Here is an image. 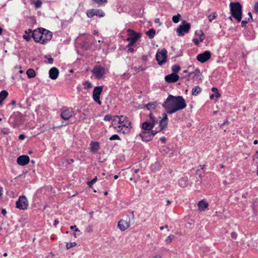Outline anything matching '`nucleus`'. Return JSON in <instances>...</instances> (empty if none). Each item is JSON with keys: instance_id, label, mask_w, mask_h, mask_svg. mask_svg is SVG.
Masks as SVG:
<instances>
[{"instance_id": "nucleus-1", "label": "nucleus", "mask_w": 258, "mask_h": 258, "mask_svg": "<svg viewBox=\"0 0 258 258\" xmlns=\"http://www.w3.org/2000/svg\"><path fill=\"white\" fill-rule=\"evenodd\" d=\"M162 106L168 114H172L186 107V102L182 96L169 95Z\"/></svg>"}, {"instance_id": "nucleus-2", "label": "nucleus", "mask_w": 258, "mask_h": 258, "mask_svg": "<svg viewBox=\"0 0 258 258\" xmlns=\"http://www.w3.org/2000/svg\"><path fill=\"white\" fill-rule=\"evenodd\" d=\"M52 37V33L43 28H39L33 31L32 37L36 42L46 44L49 41Z\"/></svg>"}, {"instance_id": "nucleus-3", "label": "nucleus", "mask_w": 258, "mask_h": 258, "mask_svg": "<svg viewBox=\"0 0 258 258\" xmlns=\"http://www.w3.org/2000/svg\"><path fill=\"white\" fill-rule=\"evenodd\" d=\"M230 10L232 16L238 22L241 21L242 9L239 2L230 3Z\"/></svg>"}, {"instance_id": "nucleus-4", "label": "nucleus", "mask_w": 258, "mask_h": 258, "mask_svg": "<svg viewBox=\"0 0 258 258\" xmlns=\"http://www.w3.org/2000/svg\"><path fill=\"white\" fill-rule=\"evenodd\" d=\"M118 118V123L122 127H125L124 132L130 133L132 128L131 122L128 119V118L126 116L123 115H114L113 116V121H115V119Z\"/></svg>"}, {"instance_id": "nucleus-5", "label": "nucleus", "mask_w": 258, "mask_h": 258, "mask_svg": "<svg viewBox=\"0 0 258 258\" xmlns=\"http://www.w3.org/2000/svg\"><path fill=\"white\" fill-rule=\"evenodd\" d=\"M127 32L128 37L126 39V41L129 42L127 46L132 47L141 37V34L140 33H137L134 30L131 29H128Z\"/></svg>"}, {"instance_id": "nucleus-6", "label": "nucleus", "mask_w": 258, "mask_h": 258, "mask_svg": "<svg viewBox=\"0 0 258 258\" xmlns=\"http://www.w3.org/2000/svg\"><path fill=\"white\" fill-rule=\"evenodd\" d=\"M149 116V120H146L142 123V128L145 131L151 132L155 125L156 123L157 122V120L152 113H150Z\"/></svg>"}, {"instance_id": "nucleus-7", "label": "nucleus", "mask_w": 258, "mask_h": 258, "mask_svg": "<svg viewBox=\"0 0 258 258\" xmlns=\"http://www.w3.org/2000/svg\"><path fill=\"white\" fill-rule=\"evenodd\" d=\"M167 57V51L165 49L158 51L156 54V59L160 66L166 62Z\"/></svg>"}, {"instance_id": "nucleus-8", "label": "nucleus", "mask_w": 258, "mask_h": 258, "mask_svg": "<svg viewBox=\"0 0 258 258\" xmlns=\"http://www.w3.org/2000/svg\"><path fill=\"white\" fill-rule=\"evenodd\" d=\"M92 72L96 78L99 80L104 77L105 74V68L101 66H95Z\"/></svg>"}, {"instance_id": "nucleus-9", "label": "nucleus", "mask_w": 258, "mask_h": 258, "mask_svg": "<svg viewBox=\"0 0 258 258\" xmlns=\"http://www.w3.org/2000/svg\"><path fill=\"white\" fill-rule=\"evenodd\" d=\"M28 201L25 196H20L16 203V207L20 210H26L28 207Z\"/></svg>"}, {"instance_id": "nucleus-10", "label": "nucleus", "mask_w": 258, "mask_h": 258, "mask_svg": "<svg viewBox=\"0 0 258 258\" xmlns=\"http://www.w3.org/2000/svg\"><path fill=\"white\" fill-rule=\"evenodd\" d=\"M190 28V23L186 22L185 21L182 22V24L179 26L177 29L176 32L178 36H183L185 33L189 32Z\"/></svg>"}, {"instance_id": "nucleus-11", "label": "nucleus", "mask_w": 258, "mask_h": 258, "mask_svg": "<svg viewBox=\"0 0 258 258\" xmlns=\"http://www.w3.org/2000/svg\"><path fill=\"white\" fill-rule=\"evenodd\" d=\"M158 133V131H144L139 135V136L141 138L143 141L149 142L152 140L153 137L156 134Z\"/></svg>"}, {"instance_id": "nucleus-12", "label": "nucleus", "mask_w": 258, "mask_h": 258, "mask_svg": "<svg viewBox=\"0 0 258 258\" xmlns=\"http://www.w3.org/2000/svg\"><path fill=\"white\" fill-rule=\"evenodd\" d=\"M103 86H97L94 89L93 92V98L94 100L99 105L101 104L100 100V95L103 91Z\"/></svg>"}, {"instance_id": "nucleus-13", "label": "nucleus", "mask_w": 258, "mask_h": 258, "mask_svg": "<svg viewBox=\"0 0 258 258\" xmlns=\"http://www.w3.org/2000/svg\"><path fill=\"white\" fill-rule=\"evenodd\" d=\"M131 219L127 217L126 219H121L119 221L117 227L122 231H125L130 226Z\"/></svg>"}, {"instance_id": "nucleus-14", "label": "nucleus", "mask_w": 258, "mask_h": 258, "mask_svg": "<svg viewBox=\"0 0 258 258\" xmlns=\"http://www.w3.org/2000/svg\"><path fill=\"white\" fill-rule=\"evenodd\" d=\"M86 15L90 18L95 16L99 17H103L105 16V13L101 10L90 9L87 11Z\"/></svg>"}, {"instance_id": "nucleus-15", "label": "nucleus", "mask_w": 258, "mask_h": 258, "mask_svg": "<svg viewBox=\"0 0 258 258\" xmlns=\"http://www.w3.org/2000/svg\"><path fill=\"white\" fill-rule=\"evenodd\" d=\"M211 57V53L209 51H206L203 53L198 54L197 56V60L201 63H204L209 60Z\"/></svg>"}, {"instance_id": "nucleus-16", "label": "nucleus", "mask_w": 258, "mask_h": 258, "mask_svg": "<svg viewBox=\"0 0 258 258\" xmlns=\"http://www.w3.org/2000/svg\"><path fill=\"white\" fill-rule=\"evenodd\" d=\"M30 158L27 155H22L18 157L17 159V163L21 166H24L29 163Z\"/></svg>"}, {"instance_id": "nucleus-17", "label": "nucleus", "mask_w": 258, "mask_h": 258, "mask_svg": "<svg viewBox=\"0 0 258 258\" xmlns=\"http://www.w3.org/2000/svg\"><path fill=\"white\" fill-rule=\"evenodd\" d=\"M73 115L72 109H64L62 110L60 113V117L62 119L65 120H69Z\"/></svg>"}, {"instance_id": "nucleus-18", "label": "nucleus", "mask_w": 258, "mask_h": 258, "mask_svg": "<svg viewBox=\"0 0 258 258\" xmlns=\"http://www.w3.org/2000/svg\"><path fill=\"white\" fill-rule=\"evenodd\" d=\"M179 76L176 74H171L167 75L165 77V80L167 83H175L179 79Z\"/></svg>"}, {"instance_id": "nucleus-19", "label": "nucleus", "mask_w": 258, "mask_h": 258, "mask_svg": "<svg viewBox=\"0 0 258 258\" xmlns=\"http://www.w3.org/2000/svg\"><path fill=\"white\" fill-rule=\"evenodd\" d=\"M167 122H168L167 115L166 113H164L163 114L162 119L161 120H160L159 121V126H160V130L158 132H159L163 130V129L167 127Z\"/></svg>"}, {"instance_id": "nucleus-20", "label": "nucleus", "mask_w": 258, "mask_h": 258, "mask_svg": "<svg viewBox=\"0 0 258 258\" xmlns=\"http://www.w3.org/2000/svg\"><path fill=\"white\" fill-rule=\"evenodd\" d=\"M59 75V70L57 68L53 67L49 71V77L52 80H55L57 78Z\"/></svg>"}, {"instance_id": "nucleus-21", "label": "nucleus", "mask_w": 258, "mask_h": 258, "mask_svg": "<svg viewBox=\"0 0 258 258\" xmlns=\"http://www.w3.org/2000/svg\"><path fill=\"white\" fill-rule=\"evenodd\" d=\"M208 203L204 200L200 201L198 203V210L200 211L206 210L208 207Z\"/></svg>"}, {"instance_id": "nucleus-22", "label": "nucleus", "mask_w": 258, "mask_h": 258, "mask_svg": "<svg viewBox=\"0 0 258 258\" xmlns=\"http://www.w3.org/2000/svg\"><path fill=\"white\" fill-rule=\"evenodd\" d=\"M91 151L92 153H95L98 151L100 148L99 144L97 142H92L90 144Z\"/></svg>"}, {"instance_id": "nucleus-23", "label": "nucleus", "mask_w": 258, "mask_h": 258, "mask_svg": "<svg viewBox=\"0 0 258 258\" xmlns=\"http://www.w3.org/2000/svg\"><path fill=\"white\" fill-rule=\"evenodd\" d=\"M187 177L180 178L178 180L179 185L182 187H185L187 185Z\"/></svg>"}, {"instance_id": "nucleus-24", "label": "nucleus", "mask_w": 258, "mask_h": 258, "mask_svg": "<svg viewBox=\"0 0 258 258\" xmlns=\"http://www.w3.org/2000/svg\"><path fill=\"white\" fill-rule=\"evenodd\" d=\"M200 74V72L199 69H196L194 72H190L188 74V79H187L188 81L189 80V79H194L196 76H199Z\"/></svg>"}, {"instance_id": "nucleus-25", "label": "nucleus", "mask_w": 258, "mask_h": 258, "mask_svg": "<svg viewBox=\"0 0 258 258\" xmlns=\"http://www.w3.org/2000/svg\"><path fill=\"white\" fill-rule=\"evenodd\" d=\"M26 74L28 78H33L36 75L35 71L32 69H29L26 71Z\"/></svg>"}, {"instance_id": "nucleus-26", "label": "nucleus", "mask_w": 258, "mask_h": 258, "mask_svg": "<svg viewBox=\"0 0 258 258\" xmlns=\"http://www.w3.org/2000/svg\"><path fill=\"white\" fill-rule=\"evenodd\" d=\"M8 93L6 90H3L0 92V104L2 103L3 101L8 96Z\"/></svg>"}, {"instance_id": "nucleus-27", "label": "nucleus", "mask_w": 258, "mask_h": 258, "mask_svg": "<svg viewBox=\"0 0 258 258\" xmlns=\"http://www.w3.org/2000/svg\"><path fill=\"white\" fill-rule=\"evenodd\" d=\"M202 91V89L199 86H196L192 89L191 94L194 96H197Z\"/></svg>"}, {"instance_id": "nucleus-28", "label": "nucleus", "mask_w": 258, "mask_h": 258, "mask_svg": "<svg viewBox=\"0 0 258 258\" xmlns=\"http://www.w3.org/2000/svg\"><path fill=\"white\" fill-rule=\"evenodd\" d=\"M156 33V31L154 29H150L146 33V34L149 36V37L150 39L153 38Z\"/></svg>"}, {"instance_id": "nucleus-29", "label": "nucleus", "mask_w": 258, "mask_h": 258, "mask_svg": "<svg viewBox=\"0 0 258 258\" xmlns=\"http://www.w3.org/2000/svg\"><path fill=\"white\" fill-rule=\"evenodd\" d=\"M83 85L84 87V89H86V90L90 89L92 88L93 87L92 83L88 81H85L83 83Z\"/></svg>"}, {"instance_id": "nucleus-30", "label": "nucleus", "mask_w": 258, "mask_h": 258, "mask_svg": "<svg viewBox=\"0 0 258 258\" xmlns=\"http://www.w3.org/2000/svg\"><path fill=\"white\" fill-rule=\"evenodd\" d=\"M196 34L199 35L200 36L199 38H200V41L201 42H203L204 41V40L205 38V36L202 30L196 31Z\"/></svg>"}, {"instance_id": "nucleus-31", "label": "nucleus", "mask_w": 258, "mask_h": 258, "mask_svg": "<svg viewBox=\"0 0 258 258\" xmlns=\"http://www.w3.org/2000/svg\"><path fill=\"white\" fill-rule=\"evenodd\" d=\"M156 106L157 103L156 102H150L146 105V107L148 110L154 109Z\"/></svg>"}, {"instance_id": "nucleus-32", "label": "nucleus", "mask_w": 258, "mask_h": 258, "mask_svg": "<svg viewBox=\"0 0 258 258\" xmlns=\"http://www.w3.org/2000/svg\"><path fill=\"white\" fill-rule=\"evenodd\" d=\"M114 128L118 132L120 133H122L123 134H128L130 133H125L124 132V129L125 127H122L121 125H116L114 126Z\"/></svg>"}, {"instance_id": "nucleus-33", "label": "nucleus", "mask_w": 258, "mask_h": 258, "mask_svg": "<svg viewBox=\"0 0 258 258\" xmlns=\"http://www.w3.org/2000/svg\"><path fill=\"white\" fill-rule=\"evenodd\" d=\"M175 236L173 234H170L165 239V242L166 244L170 243L172 240L174 239Z\"/></svg>"}, {"instance_id": "nucleus-34", "label": "nucleus", "mask_w": 258, "mask_h": 258, "mask_svg": "<svg viewBox=\"0 0 258 258\" xmlns=\"http://www.w3.org/2000/svg\"><path fill=\"white\" fill-rule=\"evenodd\" d=\"M92 2L98 5V7L102 5L103 4H106L108 0H92Z\"/></svg>"}, {"instance_id": "nucleus-35", "label": "nucleus", "mask_w": 258, "mask_h": 258, "mask_svg": "<svg viewBox=\"0 0 258 258\" xmlns=\"http://www.w3.org/2000/svg\"><path fill=\"white\" fill-rule=\"evenodd\" d=\"M180 70V67L178 65H174L172 67V71L173 74L177 73Z\"/></svg>"}, {"instance_id": "nucleus-36", "label": "nucleus", "mask_w": 258, "mask_h": 258, "mask_svg": "<svg viewBox=\"0 0 258 258\" xmlns=\"http://www.w3.org/2000/svg\"><path fill=\"white\" fill-rule=\"evenodd\" d=\"M180 17L181 15L179 14H178L177 15L174 16L172 17V20L174 23H177L179 22Z\"/></svg>"}, {"instance_id": "nucleus-37", "label": "nucleus", "mask_w": 258, "mask_h": 258, "mask_svg": "<svg viewBox=\"0 0 258 258\" xmlns=\"http://www.w3.org/2000/svg\"><path fill=\"white\" fill-rule=\"evenodd\" d=\"M217 17V14L216 13H213L208 16L209 21L212 22L213 20L215 19Z\"/></svg>"}, {"instance_id": "nucleus-38", "label": "nucleus", "mask_w": 258, "mask_h": 258, "mask_svg": "<svg viewBox=\"0 0 258 258\" xmlns=\"http://www.w3.org/2000/svg\"><path fill=\"white\" fill-rule=\"evenodd\" d=\"M253 210L255 212H258V199L255 200L253 204Z\"/></svg>"}, {"instance_id": "nucleus-39", "label": "nucleus", "mask_w": 258, "mask_h": 258, "mask_svg": "<svg viewBox=\"0 0 258 258\" xmlns=\"http://www.w3.org/2000/svg\"><path fill=\"white\" fill-rule=\"evenodd\" d=\"M77 245V243L75 242H68L66 244V247L67 249H69Z\"/></svg>"}, {"instance_id": "nucleus-40", "label": "nucleus", "mask_w": 258, "mask_h": 258, "mask_svg": "<svg viewBox=\"0 0 258 258\" xmlns=\"http://www.w3.org/2000/svg\"><path fill=\"white\" fill-rule=\"evenodd\" d=\"M97 180V176H95L91 181H88L87 182V184L90 187H91L92 185L96 182Z\"/></svg>"}, {"instance_id": "nucleus-41", "label": "nucleus", "mask_w": 258, "mask_h": 258, "mask_svg": "<svg viewBox=\"0 0 258 258\" xmlns=\"http://www.w3.org/2000/svg\"><path fill=\"white\" fill-rule=\"evenodd\" d=\"M249 21V18H245L244 20L241 21V25L242 27H245L246 24Z\"/></svg>"}, {"instance_id": "nucleus-42", "label": "nucleus", "mask_w": 258, "mask_h": 258, "mask_svg": "<svg viewBox=\"0 0 258 258\" xmlns=\"http://www.w3.org/2000/svg\"><path fill=\"white\" fill-rule=\"evenodd\" d=\"M113 119L112 116L110 114H106L104 116V120L105 121H110Z\"/></svg>"}, {"instance_id": "nucleus-43", "label": "nucleus", "mask_w": 258, "mask_h": 258, "mask_svg": "<svg viewBox=\"0 0 258 258\" xmlns=\"http://www.w3.org/2000/svg\"><path fill=\"white\" fill-rule=\"evenodd\" d=\"M109 140L110 141H113V140H120V138L119 137V136L115 134V135H113L112 136H111L109 138Z\"/></svg>"}, {"instance_id": "nucleus-44", "label": "nucleus", "mask_w": 258, "mask_h": 258, "mask_svg": "<svg viewBox=\"0 0 258 258\" xmlns=\"http://www.w3.org/2000/svg\"><path fill=\"white\" fill-rule=\"evenodd\" d=\"M134 70H135V72L136 73H137L138 72L143 71L145 70V68H144L143 67H142L141 66H140L138 68H137V67H135L134 68Z\"/></svg>"}, {"instance_id": "nucleus-45", "label": "nucleus", "mask_w": 258, "mask_h": 258, "mask_svg": "<svg viewBox=\"0 0 258 258\" xmlns=\"http://www.w3.org/2000/svg\"><path fill=\"white\" fill-rule=\"evenodd\" d=\"M86 231L88 233L92 232L93 231V225L92 224H90L86 228Z\"/></svg>"}, {"instance_id": "nucleus-46", "label": "nucleus", "mask_w": 258, "mask_h": 258, "mask_svg": "<svg viewBox=\"0 0 258 258\" xmlns=\"http://www.w3.org/2000/svg\"><path fill=\"white\" fill-rule=\"evenodd\" d=\"M31 37H32V35L30 36V35L27 34H25L23 36V38L24 39H25L27 41H29L30 40Z\"/></svg>"}, {"instance_id": "nucleus-47", "label": "nucleus", "mask_w": 258, "mask_h": 258, "mask_svg": "<svg viewBox=\"0 0 258 258\" xmlns=\"http://www.w3.org/2000/svg\"><path fill=\"white\" fill-rule=\"evenodd\" d=\"M46 58H47L48 63L49 64H52L53 62V59L50 57L49 55L46 56Z\"/></svg>"}, {"instance_id": "nucleus-48", "label": "nucleus", "mask_w": 258, "mask_h": 258, "mask_svg": "<svg viewBox=\"0 0 258 258\" xmlns=\"http://www.w3.org/2000/svg\"><path fill=\"white\" fill-rule=\"evenodd\" d=\"M22 123V121L21 120H16V118L15 119L14 124L15 126L19 125Z\"/></svg>"}, {"instance_id": "nucleus-49", "label": "nucleus", "mask_w": 258, "mask_h": 258, "mask_svg": "<svg viewBox=\"0 0 258 258\" xmlns=\"http://www.w3.org/2000/svg\"><path fill=\"white\" fill-rule=\"evenodd\" d=\"M231 237L234 239H236L237 237V234L235 232H232L231 233Z\"/></svg>"}, {"instance_id": "nucleus-50", "label": "nucleus", "mask_w": 258, "mask_h": 258, "mask_svg": "<svg viewBox=\"0 0 258 258\" xmlns=\"http://www.w3.org/2000/svg\"><path fill=\"white\" fill-rule=\"evenodd\" d=\"M254 9L255 12L256 14H258V2L255 4L254 6Z\"/></svg>"}, {"instance_id": "nucleus-51", "label": "nucleus", "mask_w": 258, "mask_h": 258, "mask_svg": "<svg viewBox=\"0 0 258 258\" xmlns=\"http://www.w3.org/2000/svg\"><path fill=\"white\" fill-rule=\"evenodd\" d=\"M70 228L72 229V230H74L76 232H79L80 231V230L76 227V225H74V226H71L70 227Z\"/></svg>"}, {"instance_id": "nucleus-52", "label": "nucleus", "mask_w": 258, "mask_h": 258, "mask_svg": "<svg viewBox=\"0 0 258 258\" xmlns=\"http://www.w3.org/2000/svg\"><path fill=\"white\" fill-rule=\"evenodd\" d=\"M41 4H42L41 2V1H37V2H36V3H35V7H36V8H39V7H41Z\"/></svg>"}, {"instance_id": "nucleus-53", "label": "nucleus", "mask_w": 258, "mask_h": 258, "mask_svg": "<svg viewBox=\"0 0 258 258\" xmlns=\"http://www.w3.org/2000/svg\"><path fill=\"white\" fill-rule=\"evenodd\" d=\"M18 138L20 140H23L25 139V136L23 134H21L19 136Z\"/></svg>"}, {"instance_id": "nucleus-54", "label": "nucleus", "mask_w": 258, "mask_h": 258, "mask_svg": "<svg viewBox=\"0 0 258 258\" xmlns=\"http://www.w3.org/2000/svg\"><path fill=\"white\" fill-rule=\"evenodd\" d=\"M192 41L195 44V45H198L199 43V41L197 38H194L192 40Z\"/></svg>"}, {"instance_id": "nucleus-55", "label": "nucleus", "mask_w": 258, "mask_h": 258, "mask_svg": "<svg viewBox=\"0 0 258 258\" xmlns=\"http://www.w3.org/2000/svg\"><path fill=\"white\" fill-rule=\"evenodd\" d=\"M160 140L161 141V142L162 143H165V142H166V138L164 137H163L162 138H160Z\"/></svg>"}, {"instance_id": "nucleus-56", "label": "nucleus", "mask_w": 258, "mask_h": 258, "mask_svg": "<svg viewBox=\"0 0 258 258\" xmlns=\"http://www.w3.org/2000/svg\"><path fill=\"white\" fill-rule=\"evenodd\" d=\"M128 47V52L133 53L135 51V49L134 48H132L131 47Z\"/></svg>"}, {"instance_id": "nucleus-57", "label": "nucleus", "mask_w": 258, "mask_h": 258, "mask_svg": "<svg viewBox=\"0 0 258 258\" xmlns=\"http://www.w3.org/2000/svg\"><path fill=\"white\" fill-rule=\"evenodd\" d=\"M58 223H59L58 220L55 219L54 221V224H53L54 226L56 227L57 225L58 224Z\"/></svg>"}, {"instance_id": "nucleus-58", "label": "nucleus", "mask_w": 258, "mask_h": 258, "mask_svg": "<svg viewBox=\"0 0 258 258\" xmlns=\"http://www.w3.org/2000/svg\"><path fill=\"white\" fill-rule=\"evenodd\" d=\"M123 76L126 79H128L131 76L128 73H124L123 74Z\"/></svg>"}, {"instance_id": "nucleus-59", "label": "nucleus", "mask_w": 258, "mask_h": 258, "mask_svg": "<svg viewBox=\"0 0 258 258\" xmlns=\"http://www.w3.org/2000/svg\"><path fill=\"white\" fill-rule=\"evenodd\" d=\"M212 91L215 93H217L218 92V89L217 88H215V87H213L212 88Z\"/></svg>"}, {"instance_id": "nucleus-60", "label": "nucleus", "mask_w": 258, "mask_h": 258, "mask_svg": "<svg viewBox=\"0 0 258 258\" xmlns=\"http://www.w3.org/2000/svg\"><path fill=\"white\" fill-rule=\"evenodd\" d=\"M33 33V32L32 31L31 29H28V30H26L25 31V34H31V33Z\"/></svg>"}, {"instance_id": "nucleus-61", "label": "nucleus", "mask_w": 258, "mask_h": 258, "mask_svg": "<svg viewBox=\"0 0 258 258\" xmlns=\"http://www.w3.org/2000/svg\"><path fill=\"white\" fill-rule=\"evenodd\" d=\"M140 169H135L133 170V173L134 174L137 173L139 172Z\"/></svg>"}, {"instance_id": "nucleus-62", "label": "nucleus", "mask_w": 258, "mask_h": 258, "mask_svg": "<svg viewBox=\"0 0 258 258\" xmlns=\"http://www.w3.org/2000/svg\"><path fill=\"white\" fill-rule=\"evenodd\" d=\"M74 162V160L73 159H70L68 160V162L69 164L72 163Z\"/></svg>"}, {"instance_id": "nucleus-63", "label": "nucleus", "mask_w": 258, "mask_h": 258, "mask_svg": "<svg viewBox=\"0 0 258 258\" xmlns=\"http://www.w3.org/2000/svg\"><path fill=\"white\" fill-rule=\"evenodd\" d=\"M229 123V122L227 120L224 122V123L222 124V126H224L227 125Z\"/></svg>"}, {"instance_id": "nucleus-64", "label": "nucleus", "mask_w": 258, "mask_h": 258, "mask_svg": "<svg viewBox=\"0 0 258 258\" xmlns=\"http://www.w3.org/2000/svg\"><path fill=\"white\" fill-rule=\"evenodd\" d=\"M2 213L4 215H5L7 213V211L5 209H2Z\"/></svg>"}]
</instances>
